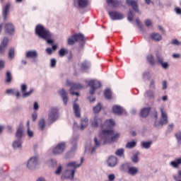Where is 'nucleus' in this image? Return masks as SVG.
<instances>
[{"label":"nucleus","mask_w":181,"mask_h":181,"mask_svg":"<svg viewBox=\"0 0 181 181\" xmlns=\"http://www.w3.org/2000/svg\"><path fill=\"white\" fill-rule=\"evenodd\" d=\"M121 135L119 133H115L114 129H103L100 134L99 137L103 141V145L106 144H112V142H117L119 139Z\"/></svg>","instance_id":"nucleus-1"},{"label":"nucleus","mask_w":181,"mask_h":181,"mask_svg":"<svg viewBox=\"0 0 181 181\" xmlns=\"http://www.w3.org/2000/svg\"><path fill=\"white\" fill-rule=\"evenodd\" d=\"M35 33L39 36V37L46 40L48 45H53L54 40H52V33H50V31L46 29L45 26L37 25L35 28Z\"/></svg>","instance_id":"nucleus-2"},{"label":"nucleus","mask_w":181,"mask_h":181,"mask_svg":"<svg viewBox=\"0 0 181 181\" xmlns=\"http://www.w3.org/2000/svg\"><path fill=\"white\" fill-rule=\"evenodd\" d=\"M98 125H101L102 128H114L115 127V122L113 119H107L103 125V118L95 115L93 119L91 122V126L93 128H97Z\"/></svg>","instance_id":"nucleus-3"},{"label":"nucleus","mask_w":181,"mask_h":181,"mask_svg":"<svg viewBox=\"0 0 181 181\" xmlns=\"http://www.w3.org/2000/svg\"><path fill=\"white\" fill-rule=\"evenodd\" d=\"M160 111L161 112V118L160 122L158 123V122H156L154 123V127H156L158 128V127H159V125H161V127H163V125H167L168 124V114L166 113V111H165V109H163V107H161L160 109Z\"/></svg>","instance_id":"nucleus-4"},{"label":"nucleus","mask_w":181,"mask_h":181,"mask_svg":"<svg viewBox=\"0 0 181 181\" xmlns=\"http://www.w3.org/2000/svg\"><path fill=\"white\" fill-rule=\"evenodd\" d=\"M88 86L90 87V95H93V94L95 93V90H98V88H100L101 82L95 80H90L88 81Z\"/></svg>","instance_id":"nucleus-5"},{"label":"nucleus","mask_w":181,"mask_h":181,"mask_svg":"<svg viewBox=\"0 0 181 181\" xmlns=\"http://www.w3.org/2000/svg\"><path fill=\"white\" fill-rule=\"evenodd\" d=\"M66 84L67 86L71 87L70 93L72 95H77L78 97V95H80V93L77 92H74V90H80V88H83V86H81V84L72 83L70 81H66Z\"/></svg>","instance_id":"nucleus-6"},{"label":"nucleus","mask_w":181,"mask_h":181,"mask_svg":"<svg viewBox=\"0 0 181 181\" xmlns=\"http://www.w3.org/2000/svg\"><path fill=\"white\" fill-rule=\"evenodd\" d=\"M83 161H84V158H81V163L79 164H78L76 162H71V163H68V166L74 168V170H71V175L67 177L68 179H71V180H73V179H74V174L76 173V169H77V168H80V166H81V163H83Z\"/></svg>","instance_id":"nucleus-7"},{"label":"nucleus","mask_w":181,"mask_h":181,"mask_svg":"<svg viewBox=\"0 0 181 181\" xmlns=\"http://www.w3.org/2000/svg\"><path fill=\"white\" fill-rule=\"evenodd\" d=\"M66 149V143L58 144L52 150L54 155H62Z\"/></svg>","instance_id":"nucleus-8"},{"label":"nucleus","mask_w":181,"mask_h":181,"mask_svg":"<svg viewBox=\"0 0 181 181\" xmlns=\"http://www.w3.org/2000/svg\"><path fill=\"white\" fill-rule=\"evenodd\" d=\"M9 43V39L6 37H4L0 44V54L4 56L6 53V49H8V45Z\"/></svg>","instance_id":"nucleus-9"},{"label":"nucleus","mask_w":181,"mask_h":181,"mask_svg":"<svg viewBox=\"0 0 181 181\" xmlns=\"http://www.w3.org/2000/svg\"><path fill=\"white\" fill-rule=\"evenodd\" d=\"M109 16L112 21H121L124 18V14L117 11H110Z\"/></svg>","instance_id":"nucleus-10"},{"label":"nucleus","mask_w":181,"mask_h":181,"mask_svg":"<svg viewBox=\"0 0 181 181\" xmlns=\"http://www.w3.org/2000/svg\"><path fill=\"white\" fill-rule=\"evenodd\" d=\"M4 32L7 35H13L15 33V26L11 23H8L4 25Z\"/></svg>","instance_id":"nucleus-11"},{"label":"nucleus","mask_w":181,"mask_h":181,"mask_svg":"<svg viewBox=\"0 0 181 181\" xmlns=\"http://www.w3.org/2000/svg\"><path fill=\"white\" fill-rule=\"evenodd\" d=\"M156 59H157V63L158 64H160L161 67L164 69L165 70L169 69V63L163 62V57L159 54H156Z\"/></svg>","instance_id":"nucleus-12"},{"label":"nucleus","mask_w":181,"mask_h":181,"mask_svg":"<svg viewBox=\"0 0 181 181\" xmlns=\"http://www.w3.org/2000/svg\"><path fill=\"white\" fill-rule=\"evenodd\" d=\"M27 166L29 169H35L36 166H37V157L31 158L28 160Z\"/></svg>","instance_id":"nucleus-13"},{"label":"nucleus","mask_w":181,"mask_h":181,"mask_svg":"<svg viewBox=\"0 0 181 181\" xmlns=\"http://www.w3.org/2000/svg\"><path fill=\"white\" fill-rule=\"evenodd\" d=\"M9 9H11V3H7L4 7H3V17L4 21L8 20V15H9Z\"/></svg>","instance_id":"nucleus-14"},{"label":"nucleus","mask_w":181,"mask_h":181,"mask_svg":"<svg viewBox=\"0 0 181 181\" xmlns=\"http://www.w3.org/2000/svg\"><path fill=\"white\" fill-rule=\"evenodd\" d=\"M107 5H111L112 8H119L122 6V1L118 0H106Z\"/></svg>","instance_id":"nucleus-15"},{"label":"nucleus","mask_w":181,"mask_h":181,"mask_svg":"<svg viewBox=\"0 0 181 181\" xmlns=\"http://www.w3.org/2000/svg\"><path fill=\"white\" fill-rule=\"evenodd\" d=\"M25 57L26 59H33V60L35 62V60L37 59V52L35 50L28 51L25 53Z\"/></svg>","instance_id":"nucleus-16"},{"label":"nucleus","mask_w":181,"mask_h":181,"mask_svg":"<svg viewBox=\"0 0 181 181\" xmlns=\"http://www.w3.org/2000/svg\"><path fill=\"white\" fill-rule=\"evenodd\" d=\"M28 90V86L26 84L21 85V93L23 94V97H29L33 93V89H30L28 92H26Z\"/></svg>","instance_id":"nucleus-17"},{"label":"nucleus","mask_w":181,"mask_h":181,"mask_svg":"<svg viewBox=\"0 0 181 181\" xmlns=\"http://www.w3.org/2000/svg\"><path fill=\"white\" fill-rule=\"evenodd\" d=\"M126 4L128 6H132V8L135 11V12H139L138 9V3L135 0H126Z\"/></svg>","instance_id":"nucleus-18"},{"label":"nucleus","mask_w":181,"mask_h":181,"mask_svg":"<svg viewBox=\"0 0 181 181\" xmlns=\"http://www.w3.org/2000/svg\"><path fill=\"white\" fill-rule=\"evenodd\" d=\"M107 163L110 168H114L117 165V157L114 156H110L107 160Z\"/></svg>","instance_id":"nucleus-19"},{"label":"nucleus","mask_w":181,"mask_h":181,"mask_svg":"<svg viewBox=\"0 0 181 181\" xmlns=\"http://www.w3.org/2000/svg\"><path fill=\"white\" fill-rule=\"evenodd\" d=\"M74 36L76 42H78L79 43H86V37H84V35L81 33H76L74 35Z\"/></svg>","instance_id":"nucleus-20"},{"label":"nucleus","mask_w":181,"mask_h":181,"mask_svg":"<svg viewBox=\"0 0 181 181\" xmlns=\"http://www.w3.org/2000/svg\"><path fill=\"white\" fill-rule=\"evenodd\" d=\"M59 94L62 98L64 104H65V105H67V103L69 102V98L67 97V92H66L64 89H62L61 90L59 91Z\"/></svg>","instance_id":"nucleus-21"},{"label":"nucleus","mask_w":181,"mask_h":181,"mask_svg":"<svg viewBox=\"0 0 181 181\" xmlns=\"http://www.w3.org/2000/svg\"><path fill=\"white\" fill-rule=\"evenodd\" d=\"M112 111L115 114H117V115H122V114H124V108H122L121 106H113Z\"/></svg>","instance_id":"nucleus-22"},{"label":"nucleus","mask_w":181,"mask_h":181,"mask_svg":"<svg viewBox=\"0 0 181 181\" xmlns=\"http://www.w3.org/2000/svg\"><path fill=\"white\" fill-rule=\"evenodd\" d=\"M23 136V126L20 125L16 132V137L17 139H22Z\"/></svg>","instance_id":"nucleus-23"},{"label":"nucleus","mask_w":181,"mask_h":181,"mask_svg":"<svg viewBox=\"0 0 181 181\" xmlns=\"http://www.w3.org/2000/svg\"><path fill=\"white\" fill-rule=\"evenodd\" d=\"M74 111L75 117H76V118H80V117H81V114L80 112V106L78 105V104L76 103H74Z\"/></svg>","instance_id":"nucleus-24"},{"label":"nucleus","mask_w":181,"mask_h":181,"mask_svg":"<svg viewBox=\"0 0 181 181\" xmlns=\"http://www.w3.org/2000/svg\"><path fill=\"white\" fill-rule=\"evenodd\" d=\"M149 112H151V107H144L140 112L141 117L146 118L149 115Z\"/></svg>","instance_id":"nucleus-25"},{"label":"nucleus","mask_w":181,"mask_h":181,"mask_svg":"<svg viewBox=\"0 0 181 181\" xmlns=\"http://www.w3.org/2000/svg\"><path fill=\"white\" fill-rule=\"evenodd\" d=\"M6 94H12L13 95H16L17 98H19L21 97V92L18 90L17 89H8L6 91Z\"/></svg>","instance_id":"nucleus-26"},{"label":"nucleus","mask_w":181,"mask_h":181,"mask_svg":"<svg viewBox=\"0 0 181 181\" xmlns=\"http://www.w3.org/2000/svg\"><path fill=\"white\" fill-rule=\"evenodd\" d=\"M151 37L155 42H160L162 40V35L158 33H153L151 35Z\"/></svg>","instance_id":"nucleus-27"},{"label":"nucleus","mask_w":181,"mask_h":181,"mask_svg":"<svg viewBox=\"0 0 181 181\" xmlns=\"http://www.w3.org/2000/svg\"><path fill=\"white\" fill-rule=\"evenodd\" d=\"M139 172L138 168L136 167H129L128 173L131 175L132 176H135Z\"/></svg>","instance_id":"nucleus-28"},{"label":"nucleus","mask_w":181,"mask_h":181,"mask_svg":"<svg viewBox=\"0 0 181 181\" xmlns=\"http://www.w3.org/2000/svg\"><path fill=\"white\" fill-rule=\"evenodd\" d=\"M75 43H77V42L76 41V37H74V35H71L67 40V45H69V46H73V45H74Z\"/></svg>","instance_id":"nucleus-29"},{"label":"nucleus","mask_w":181,"mask_h":181,"mask_svg":"<svg viewBox=\"0 0 181 181\" xmlns=\"http://www.w3.org/2000/svg\"><path fill=\"white\" fill-rule=\"evenodd\" d=\"M79 8H86L88 5V0H78Z\"/></svg>","instance_id":"nucleus-30"},{"label":"nucleus","mask_w":181,"mask_h":181,"mask_svg":"<svg viewBox=\"0 0 181 181\" xmlns=\"http://www.w3.org/2000/svg\"><path fill=\"white\" fill-rule=\"evenodd\" d=\"M38 127L41 131H43V129H45V127H46V121L45 120V119H41L39 121Z\"/></svg>","instance_id":"nucleus-31"},{"label":"nucleus","mask_w":181,"mask_h":181,"mask_svg":"<svg viewBox=\"0 0 181 181\" xmlns=\"http://www.w3.org/2000/svg\"><path fill=\"white\" fill-rule=\"evenodd\" d=\"M171 166L173 168H179V165H181V158H178L170 163Z\"/></svg>","instance_id":"nucleus-32"},{"label":"nucleus","mask_w":181,"mask_h":181,"mask_svg":"<svg viewBox=\"0 0 181 181\" xmlns=\"http://www.w3.org/2000/svg\"><path fill=\"white\" fill-rule=\"evenodd\" d=\"M135 146H136V141H135L127 142L126 144L127 149H132V148H135Z\"/></svg>","instance_id":"nucleus-33"},{"label":"nucleus","mask_w":181,"mask_h":181,"mask_svg":"<svg viewBox=\"0 0 181 181\" xmlns=\"http://www.w3.org/2000/svg\"><path fill=\"white\" fill-rule=\"evenodd\" d=\"M151 145H152V141H142L141 146L144 148V149H149L151 148Z\"/></svg>","instance_id":"nucleus-34"},{"label":"nucleus","mask_w":181,"mask_h":181,"mask_svg":"<svg viewBox=\"0 0 181 181\" xmlns=\"http://www.w3.org/2000/svg\"><path fill=\"white\" fill-rule=\"evenodd\" d=\"M105 98L107 100H111V98H112V93H111V90L107 89L105 91Z\"/></svg>","instance_id":"nucleus-35"},{"label":"nucleus","mask_w":181,"mask_h":181,"mask_svg":"<svg viewBox=\"0 0 181 181\" xmlns=\"http://www.w3.org/2000/svg\"><path fill=\"white\" fill-rule=\"evenodd\" d=\"M88 125V119L85 118L81 120V129H84Z\"/></svg>","instance_id":"nucleus-36"},{"label":"nucleus","mask_w":181,"mask_h":181,"mask_svg":"<svg viewBox=\"0 0 181 181\" xmlns=\"http://www.w3.org/2000/svg\"><path fill=\"white\" fill-rule=\"evenodd\" d=\"M147 61L148 62V63L150 64H151V66L155 65V59L153 58V55H152V54L148 55L147 56Z\"/></svg>","instance_id":"nucleus-37"},{"label":"nucleus","mask_w":181,"mask_h":181,"mask_svg":"<svg viewBox=\"0 0 181 181\" xmlns=\"http://www.w3.org/2000/svg\"><path fill=\"white\" fill-rule=\"evenodd\" d=\"M94 142H95V146L93 147L92 152H94L97 149V147H98L101 145V142L100 141H98L97 137H95Z\"/></svg>","instance_id":"nucleus-38"},{"label":"nucleus","mask_w":181,"mask_h":181,"mask_svg":"<svg viewBox=\"0 0 181 181\" xmlns=\"http://www.w3.org/2000/svg\"><path fill=\"white\" fill-rule=\"evenodd\" d=\"M13 148H21L22 147V141H21V139L15 141L13 143Z\"/></svg>","instance_id":"nucleus-39"},{"label":"nucleus","mask_w":181,"mask_h":181,"mask_svg":"<svg viewBox=\"0 0 181 181\" xmlns=\"http://www.w3.org/2000/svg\"><path fill=\"white\" fill-rule=\"evenodd\" d=\"M8 57L12 60V59H15V49L14 48H11L8 50Z\"/></svg>","instance_id":"nucleus-40"},{"label":"nucleus","mask_w":181,"mask_h":181,"mask_svg":"<svg viewBox=\"0 0 181 181\" xmlns=\"http://www.w3.org/2000/svg\"><path fill=\"white\" fill-rule=\"evenodd\" d=\"M101 108H103L101 103H98V105L93 107V112L98 114V112L101 111Z\"/></svg>","instance_id":"nucleus-41"},{"label":"nucleus","mask_w":181,"mask_h":181,"mask_svg":"<svg viewBox=\"0 0 181 181\" xmlns=\"http://www.w3.org/2000/svg\"><path fill=\"white\" fill-rule=\"evenodd\" d=\"M67 53H69V51H67V49H66L64 48H62L59 51V55L60 56V57H64V56H66V54H67Z\"/></svg>","instance_id":"nucleus-42"},{"label":"nucleus","mask_w":181,"mask_h":181,"mask_svg":"<svg viewBox=\"0 0 181 181\" xmlns=\"http://www.w3.org/2000/svg\"><path fill=\"white\" fill-rule=\"evenodd\" d=\"M90 67V64L87 62V61H85L81 63V69L82 70H87V69H89Z\"/></svg>","instance_id":"nucleus-43"},{"label":"nucleus","mask_w":181,"mask_h":181,"mask_svg":"<svg viewBox=\"0 0 181 181\" xmlns=\"http://www.w3.org/2000/svg\"><path fill=\"white\" fill-rule=\"evenodd\" d=\"M6 83H11V81H12V74H11L10 71L6 72Z\"/></svg>","instance_id":"nucleus-44"},{"label":"nucleus","mask_w":181,"mask_h":181,"mask_svg":"<svg viewBox=\"0 0 181 181\" xmlns=\"http://www.w3.org/2000/svg\"><path fill=\"white\" fill-rule=\"evenodd\" d=\"M124 148H119L115 152V153L117 156H122V155H124Z\"/></svg>","instance_id":"nucleus-45"},{"label":"nucleus","mask_w":181,"mask_h":181,"mask_svg":"<svg viewBox=\"0 0 181 181\" xmlns=\"http://www.w3.org/2000/svg\"><path fill=\"white\" fill-rule=\"evenodd\" d=\"M136 23L138 28H139L140 30H142L143 25H142V23L141 22V20H139V18L136 19Z\"/></svg>","instance_id":"nucleus-46"},{"label":"nucleus","mask_w":181,"mask_h":181,"mask_svg":"<svg viewBox=\"0 0 181 181\" xmlns=\"http://www.w3.org/2000/svg\"><path fill=\"white\" fill-rule=\"evenodd\" d=\"M133 20H134V13H132V11H129L128 15V21H129V22H132Z\"/></svg>","instance_id":"nucleus-47"},{"label":"nucleus","mask_w":181,"mask_h":181,"mask_svg":"<svg viewBox=\"0 0 181 181\" xmlns=\"http://www.w3.org/2000/svg\"><path fill=\"white\" fill-rule=\"evenodd\" d=\"M175 180H181V171H178L177 175H174Z\"/></svg>","instance_id":"nucleus-48"},{"label":"nucleus","mask_w":181,"mask_h":181,"mask_svg":"<svg viewBox=\"0 0 181 181\" xmlns=\"http://www.w3.org/2000/svg\"><path fill=\"white\" fill-rule=\"evenodd\" d=\"M171 45H175L176 46H180L181 43L177 39H175L171 41Z\"/></svg>","instance_id":"nucleus-49"},{"label":"nucleus","mask_w":181,"mask_h":181,"mask_svg":"<svg viewBox=\"0 0 181 181\" xmlns=\"http://www.w3.org/2000/svg\"><path fill=\"white\" fill-rule=\"evenodd\" d=\"M175 137L177 138L178 142L181 143V132H179L175 134Z\"/></svg>","instance_id":"nucleus-50"},{"label":"nucleus","mask_w":181,"mask_h":181,"mask_svg":"<svg viewBox=\"0 0 181 181\" xmlns=\"http://www.w3.org/2000/svg\"><path fill=\"white\" fill-rule=\"evenodd\" d=\"M108 179L110 181L115 180V175L114 174H110L108 175Z\"/></svg>","instance_id":"nucleus-51"},{"label":"nucleus","mask_w":181,"mask_h":181,"mask_svg":"<svg viewBox=\"0 0 181 181\" xmlns=\"http://www.w3.org/2000/svg\"><path fill=\"white\" fill-rule=\"evenodd\" d=\"M132 162H134V163H138V156L134 155L132 158Z\"/></svg>","instance_id":"nucleus-52"},{"label":"nucleus","mask_w":181,"mask_h":181,"mask_svg":"<svg viewBox=\"0 0 181 181\" xmlns=\"http://www.w3.org/2000/svg\"><path fill=\"white\" fill-rule=\"evenodd\" d=\"M5 67V61L0 60V70H2Z\"/></svg>","instance_id":"nucleus-53"},{"label":"nucleus","mask_w":181,"mask_h":181,"mask_svg":"<svg viewBox=\"0 0 181 181\" xmlns=\"http://www.w3.org/2000/svg\"><path fill=\"white\" fill-rule=\"evenodd\" d=\"M50 65H51V67H56V59H51Z\"/></svg>","instance_id":"nucleus-54"},{"label":"nucleus","mask_w":181,"mask_h":181,"mask_svg":"<svg viewBox=\"0 0 181 181\" xmlns=\"http://www.w3.org/2000/svg\"><path fill=\"white\" fill-rule=\"evenodd\" d=\"M62 173V165H59L55 172L56 175H60Z\"/></svg>","instance_id":"nucleus-55"},{"label":"nucleus","mask_w":181,"mask_h":181,"mask_svg":"<svg viewBox=\"0 0 181 181\" xmlns=\"http://www.w3.org/2000/svg\"><path fill=\"white\" fill-rule=\"evenodd\" d=\"M28 135L30 138H32V136H33V132L30 131V128L28 129Z\"/></svg>","instance_id":"nucleus-56"},{"label":"nucleus","mask_w":181,"mask_h":181,"mask_svg":"<svg viewBox=\"0 0 181 181\" xmlns=\"http://www.w3.org/2000/svg\"><path fill=\"white\" fill-rule=\"evenodd\" d=\"M145 25L146 26H151L152 25V21H151V20H146L145 21Z\"/></svg>","instance_id":"nucleus-57"},{"label":"nucleus","mask_w":181,"mask_h":181,"mask_svg":"<svg viewBox=\"0 0 181 181\" xmlns=\"http://www.w3.org/2000/svg\"><path fill=\"white\" fill-rule=\"evenodd\" d=\"M168 88V82L166 81H164L163 82V90H166Z\"/></svg>","instance_id":"nucleus-58"},{"label":"nucleus","mask_w":181,"mask_h":181,"mask_svg":"<svg viewBox=\"0 0 181 181\" xmlns=\"http://www.w3.org/2000/svg\"><path fill=\"white\" fill-rule=\"evenodd\" d=\"M46 52L48 54H52V53H53V49L52 48H47Z\"/></svg>","instance_id":"nucleus-59"},{"label":"nucleus","mask_w":181,"mask_h":181,"mask_svg":"<svg viewBox=\"0 0 181 181\" xmlns=\"http://www.w3.org/2000/svg\"><path fill=\"white\" fill-rule=\"evenodd\" d=\"M32 118H33V121H36V119H37V114L33 113L32 115Z\"/></svg>","instance_id":"nucleus-60"},{"label":"nucleus","mask_w":181,"mask_h":181,"mask_svg":"<svg viewBox=\"0 0 181 181\" xmlns=\"http://www.w3.org/2000/svg\"><path fill=\"white\" fill-rule=\"evenodd\" d=\"M88 99L90 101V103H94V101H95V98H93V96L88 97Z\"/></svg>","instance_id":"nucleus-61"},{"label":"nucleus","mask_w":181,"mask_h":181,"mask_svg":"<svg viewBox=\"0 0 181 181\" xmlns=\"http://www.w3.org/2000/svg\"><path fill=\"white\" fill-rule=\"evenodd\" d=\"M150 88H155V81H151Z\"/></svg>","instance_id":"nucleus-62"},{"label":"nucleus","mask_w":181,"mask_h":181,"mask_svg":"<svg viewBox=\"0 0 181 181\" xmlns=\"http://www.w3.org/2000/svg\"><path fill=\"white\" fill-rule=\"evenodd\" d=\"M173 57L174 59H179V58H180V55L179 54H173Z\"/></svg>","instance_id":"nucleus-63"},{"label":"nucleus","mask_w":181,"mask_h":181,"mask_svg":"<svg viewBox=\"0 0 181 181\" xmlns=\"http://www.w3.org/2000/svg\"><path fill=\"white\" fill-rule=\"evenodd\" d=\"M175 11H176V13H177L178 15H180L181 8H175Z\"/></svg>","instance_id":"nucleus-64"}]
</instances>
